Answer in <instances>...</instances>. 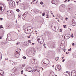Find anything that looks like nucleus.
<instances>
[{"instance_id":"nucleus-34","label":"nucleus","mask_w":76,"mask_h":76,"mask_svg":"<svg viewBox=\"0 0 76 76\" xmlns=\"http://www.w3.org/2000/svg\"><path fill=\"white\" fill-rule=\"evenodd\" d=\"M16 11H17V12H19V11H20V10H19V9H17L16 10Z\"/></svg>"},{"instance_id":"nucleus-1","label":"nucleus","mask_w":76,"mask_h":76,"mask_svg":"<svg viewBox=\"0 0 76 76\" xmlns=\"http://www.w3.org/2000/svg\"><path fill=\"white\" fill-rule=\"evenodd\" d=\"M37 40L40 44H42L44 42L43 38L41 36H38L37 37Z\"/></svg>"},{"instance_id":"nucleus-19","label":"nucleus","mask_w":76,"mask_h":76,"mask_svg":"<svg viewBox=\"0 0 76 76\" xmlns=\"http://www.w3.org/2000/svg\"><path fill=\"white\" fill-rule=\"evenodd\" d=\"M1 44L3 45H4L6 44V43H4L3 42H2L1 43Z\"/></svg>"},{"instance_id":"nucleus-46","label":"nucleus","mask_w":76,"mask_h":76,"mask_svg":"<svg viewBox=\"0 0 76 76\" xmlns=\"http://www.w3.org/2000/svg\"><path fill=\"white\" fill-rule=\"evenodd\" d=\"M18 18H20V15H18Z\"/></svg>"},{"instance_id":"nucleus-33","label":"nucleus","mask_w":76,"mask_h":76,"mask_svg":"<svg viewBox=\"0 0 76 76\" xmlns=\"http://www.w3.org/2000/svg\"><path fill=\"white\" fill-rule=\"evenodd\" d=\"M16 54H19V52L17 51L16 52Z\"/></svg>"},{"instance_id":"nucleus-39","label":"nucleus","mask_w":76,"mask_h":76,"mask_svg":"<svg viewBox=\"0 0 76 76\" xmlns=\"http://www.w3.org/2000/svg\"><path fill=\"white\" fill-rule=\"evenodd\" d=\"M10 61L11 63H12V62H13V61H12L11 60H10Z\"/></svg>"},{"instance_id":"nucleus-64","label":"nucleus","mask_w":76,"mask_h":76,"mask_svg":"<svg viewBox=\"0 0 76 76\" xmlns=\"http://www.w3.org/2000/svg\"><path fill=\"white\" fill-rule=\"evenodd\" d=\"M65 1H67V0H65Z\"/></svg>"},{"instance_id":"nucleus-31","label":"nucleus","mask_w":76,"mask_h":76,"mask_svg":"<svg viewBox=\"0 0 76 76\" xmlns=\"http://www.w3.org/2000/svg\"><path fill=\"white\" fill-rule=\"evenodd\" d=\"M63 31H62V29H60V31L59 32H62Z\"/></svg>"},{"instance_id":"nucleus-36","label":"nucleus","mask_w":76,"mask_h":76,"mask_svg":"<svg viewBox=\"0 0 76 76\" xmlns=\"http://www.w3.org/2000/svg\"><path fill=\"white\" fill-rule=\"evenodd\" d=\"M47 35H50V33H49V32H47Z\"/></svg>"},{"instance_id":"nucleus-12","label":"nucleus","mask_w":76,"mask_h":76,"mask_svg":"<svg viewBox=\"0 0 76 76\" xmlns=\"http://www.w3.org/2000/svg\"><path fill=\"white\" fill-rule=\"evenodd\" d=\"M64 75H65V76H70V75L69 74V73L67 72H64Z\"/></svg>"},{"instance_id":"nucleus-61","label":"nucleus","mask_w":76,"mask_h":76,"mask_svg":"<svg viewBox=\"0 0 76 76\" xmlns=\"http://www.w3.org/2000/svg\"><path fill=\"white\" fill-rule=\"evenodd\" d=\"M41 68H42V70H43V69H44L43 68H42V67H41Z\"/></svg>"},{"instance_id":"nucleus-16","label":"nucleus","mask_w":76,"mask_h":76,"mask_svg":"<svg viewBox=\"0 0 76 76\" xmlns=\"http://www.w3.org/2000/svg\"><path fill=\"white\" fill-rule=\"evenodd\" d=\"M60 7H62V8H64V7H65L66 5H64V4H63Z\"/></svg>"},{"instance_id":"nucleus-24","label":"nucleus","mask_w":76,"mask_h":76,"mask_svg":"<svg viewBox=\"0 0 76 76\" xmlns=\"http://www.w3.org/2000/svg\"><path fill=\"white\" fill-rule=\"evenodd\" d=\"M72 24L73 26H75L76 25V23H73Z\"/></svg>"},{"instance_id":"nucleus-25","label":"nucleus","mask_w":76,"mask_h":76,"mask_svg":"<svg viewBox=\"0 0 76 76\" xmlns=\"http://www.w3.org/2000/svg\"><path fill=\"white\" fill-rule=\"evenodd\" d=\"M54 0H52V1H51V3H52V4H54V3H55L54 2Z\"/></svg>"},{"instance_id":"nucleus-47","label":"nucleus","mask_w":76,"mask_h":76,"mask_svg":"<svg viewBox=\"0 0 76 76\" xmlns=\"http://www.w3.org/2000/svg\"><path fill=\"white\" fill-rule=\"evenodd\" d=\"M35 0H34V1H33V3L34 4H35Z\"/></svg>"},{"instance_id":"nucleus-62","label":"nucleus","mask_w":76,"mask_h":76,"mask_svg":"<svg viewBox=\"0 0 76 76\" xmlns=\"http://www.w3.org/2000/svg\"><path fill=\"white\" fill-rule=\"evenodd\" d=\"M31 4H32V2H31Z\"/></svg>"},{"instance_id":"nucleus-56","label":"nucleus","mask_w":76,"mask_h":76,"mask_svg":"<svg viewBox=\"0 0 76 76\" xmlns=\"http://www.w3.org/2000/svg\"><path fill=\"white\" fill-rule=\"evenodd\" d=\"M5 60H8V58H6L5 59Z\"/></svg>"},{"instance_id":"nucleus-63","label":"nucleus","mask_w":76,"mask_h":76,"mask_svg":"<svg viewBox=\"0 0 76 76\" xmlns=\"http://www.w3.org/2000/svg\"><path fill=\"white\" fill-rule=\"evenodd\" d=\"M46 18H48V16L46 17Z\"/></svg>"},{"instance_id":"nucleus-59","label":"nucleus","mask_w":76,"mask_h":76,"mask_svg":"<svg viewBox=\"0 0 76 76\" xmlns=\"http://www.w3.org/2000/svg\"><path fill=\"white\" fill-rule=\"evenodd\" d=\"M35 32H37V31H35Z\"/></svg>"},{"instance_id":"nucleus-41","label":"nucleus","mask_w":76,"mask_h":76,"mask_svg":"<svg viewBox=\"0 0 76 76\" xmlns=\"http://www.w3.org/2000/svg\"><path fill=\"white\" fill-rule=\"evenodd\" d=\"M23 70H22L21 72V75H22V74H23Z\"/></svg>"},{"instance_id":"nucleus-49","label":"nucleus","mask_w":76,"mask_h":76,"mask_svg":"<svg viewBox=\"0 0 76 76\" xmlns=\"http://www.w3.org/2000/svg\"><path fill=\"white\" fill-rule=\"evenodd\" d=\"M20 42H18V43L17 42L16 43V45H18V44H20Z\"/></svg>"},{"instance_id":"nucleus-11","label":"nucleus","mask_w":76,"mask_h":76,"mask_svg":"<svg viewBox=\"0 0 76 76\" xmlns=\"http://www.w3.org/2000/svg\"><path fill=\"white\" fill-rule=\"evenodd\" d=\"M24 67H25V65H20L19 66V68L20 69L22 70L23 68Z\"/></svg>"},{"instance_id":"nucleus-20","label":"nucleus","mask_w":76,"mask_h":76,"mask_svg":"<svg viewBox=\"0 0 76 76\" xmlns=\"http://www.w3.org/2000/svg\"><path fill=\"white\" fill-rule=\"evenodd\" d=\"M28 15V12H26L23 14V15L25 16V15Z\"/></svg>"},{"instance_id":"nucleus-53","label":"nucleus","mask_w":76,"mask_h":76,"mask_svg":"<svg viewBox=\"0 0 76 76\" xmlns=\"http://www.w3.org/2000/svg\"><path fill=\"white\" fill-rule=\"evenodd\" d=\"M2 37H3L0 36V39H1L2 38Z\"/></svg>"},{"instance_id":"nucleus-48","label":"nucleus","mask_w":76,"mask_h":76,"mask_svg":"<svg viewBox=\"0 0 76 76\" xmlns=\"http://www.w3.org/2000/svg\"><path fill=\"white\" fill-rule=\"evenodd\" d=\"M2 57L1 56H0V60H1V59Z\"/></svg>"},{"instance_id":"nucleus-7","label":"nucleus","mask_w":76,"mask_h":76,"mask_svg":"<svg viewBox=\"0 0 76 76\" xmlns=\"http://www.w3.org/2000/svg\"><path fill=\"white\" fill-rule=\"evenodd\" d=\"M65 36L64 37V39H68L69 38H70V35L69 34H65Z\"/></svg>"},{"instance_id":"nucleus-32","label":"nucleus","mask_w":76,"mask_h":76,"mask_svg":"<svg viewBox=\"0 0 76 76\" xmlns=\"http://www.w3.org/2000/svg\"><path fill=\"white\" fill-rule=\"evenodd\" d=\"M72 76H76V75H75V73H74L72 74Z\"/></svg>"},{"instance_id":"nucleus-2","label":"nucleus","mask_w":76,"mask_h":76,"mask_svg":"<svg viewBox=\"0 0 76 76\" xmlns=\"http://www.w3.org/2000/svg\"><path fill=\"white\" fill-rule=\"evenodd\" d=\"M34 51L32 50L29 51L28 53V57H31V56H34L35 55V50H33Z\"/></svg>"},{"instance_id":"nucleus-45","label":"nucleus","mask_w":76,"mask_h":76,"mask_svg":"<svg viewBox=\"0 0 76 76\" xmlns=\"http://www.w3.org/2000/svg\"><path fill=\"white\" fill-rule=\"evenodd\" d=\"M64 61H65V59H64L63 60H62V62H64Z\"/></svg>"},{"instance_id":"nucleus-23","label":"nucleus","mask_w":76,"mask_h":76,"mask_svg":"<svg viewBox=\"0 0 76 76\" xmlns=\"http://www.w3.org/2000/svg\"><path fill=\"white\" fill-rule=\"evenodd\" d=\"M54 28H55V29H56V31H58V29H57V28H56V26H54Z\"/></svg>"},{"instance_id":"nucleus-21","label":"nucleus","mask_w":76,"mask_h":76,"mask_svg":"<svg viewBox=\"0 0 76 76\" xmlns=\"http://www.w3.org/2000/svg\"><path fill=\"white\" fill-rule=\"evenodd\" d=\"M58 59H59V57H57L56 58L55 60L56 61H57V60H58Z\"/></svg>"},{"instance_id":"nucleus-13","label":"nucleus","mask_w":76,"mask_h":76,"mask_svg":"<svg viewBox=\"0 0 76 76\" xmlns=\"http://www.w3.org/2000/svg\"><path fill=\"white\" fill-rule=\"evenodd\" d=\"M73 73H74L75 75H76V72L75 71V70H72L71 72V75L72 76H73Z\"/></svg>"},{"instance_id":"nucleus-57","label":"nucleus","mask_w":76,"mask_h":76,"mask_svg":"<svg viewBox=\"0 0 76 76\" xmlns=\"http://www.w3.org/2000/svg\"><path fill=\"white\" fill-rule=\"evenodd\" d=\"M26 31H28V32H29V31L28 29H27Z\"/></svg>"},{"instance_id":"nucleus-55","label":"nucleus","mask_w":76,"mask_h":76,"mask_svg":"<svg viewBox=\"0 0 76 76\" xmlns=\"http://www.w3.org/2000/svg\"><path fill=\"white\" fill-rule=\"evenodd\" d=\"M63 26H64V28H66L65 27V26L64 25H63Z\"/></svg>"},{"instance_id":"nucleus-22","label":"nucleus","mask_w":76,"mask_h":76,"mask_svg":"<svg viewBox=\"0 0 76 76\" xmlns=\"http://www.w3.org/2000/svg\"><path fill=\"white\" fill-rule=\"evenodd\" d=\"M2 12V7H0V13Z\"/></svg>"},{"instance_id":"nucleus-38","label":"nucleus","mask_w":76,"mask_h":76,"mask_svg":"<svg viewBox=\"0 0 76 76\" xmlns=\"http://www.w3.org/2000/svg\"><path fill=\"white\" fill-rule=\"evenodd\" d=\"M27 28H25L24 29V31H26L27 30Z\"/></svg>"},{"instance_id":"nucleus-54","label":"nucleus","mask_w":76,"mask_h":76,"mask_svg":"<svg viewBox=\"0 0 76 76\" xmlns=\"http://www.w3.org/2000/svg\"><path fill=\"white\" fill-rule=\"evenodd\" d=\"M32 45H34V44H35V43H32Z\"/></svg>"},{"instance_id":"nucleus-43","label":"nucleus","mask_w":76,"mask_h":76,"mask_svg":"<svg viewBox=\"0 0 76 76\" xmlns=\"http://www.w3.org/2000/svg\"><path fill=\"white\" fill-rule=\"evenodd\" d=\"M3 19L2 18H0V20H2Z\"/></svg>"},{"instance_id":"nucleus-35","label":"nucleus","mask_w":76,"mask_h":76,"mask_svg":"<svg viewBox=\"0 0 76 76\" xmlns=\"http://www.w3.org/2000/svg\"><path fill=\"white\" fill-rule=\"evenodd\" d=\"M29 30L30 31H29V34H31V33H32V32L31 31V29H30Z\"/></svg>"},{"instance_id":"nucleus-30","label":"nucleus","mask_w":76,"mask_h":76,"mask_svg":"<svg viewBox=\"0 0 76 76\" xmlns=\"http://www.w3.org/2000/svg\"><path fill=\"white\" fill-rule=\"evenodd\" d=\"M23 59H26V57L25 56H23Z\"/></svg>"},{"instance_id":"nucleus-5","label":"nucleus","mask_w":76,"mask_h":76,"mask_svg":"<svg viewBox=\"0 0 76 76\" xmlns=\"http://www.w3.org/2000/svg\"><path fill=\"white\" fill-rule=\"evenodd\" d=\"M7 14L8 16H11L13 14V13L12 12L11 10H9L7 11Z\"/></svg>"},{"instance_id":"nucleus-37","label":"nucleus","mask_w":76,"mask_h":76,"mask_svg":"<svg viewBox=\"0 0 76 76\" xmlns=\"http://www.w3.org/2000/svg\"><path fill=\"white\" fill-rule=\"evenodd\" d=\"M45 35H47V32H46L45 33Z\"/></svg>"},{"instance_id":"nucleus-10","label":"nucleus","mask_w":76,"mask_h":76,"mask_svg":"<svg viewBox=\"0 0 76 76\" xmlns=\"http://www.w3.org/2000/svg\"><path fill=\"white\" fill-rule=\"evenodd\" d=\"M17 70V68L16 67H14L12 70V71L13 73L16 72Z\"/></svg>"},{"instance_id":"nucleus-51","label":"nucleus","mask_w":76,"mask_h":76,"mask_svg":"<svg viewBox=\"0 0 76 76\" xmlns=\"http://www.w3.org/2000/svg\"><path fill=\"white\" fill-rule=\"evenodd\" d=\"M45 44L44 43V44H43V46H45Z\"/></svg>"},{"instance_id":"nucleus-4","label":"nucleus","mask_w":76,"mask_h":76,"mask_svg":"<svg viewBox=\"0 0 76 76\" xmlns=\"http://www.w3.org/2000/svg\"><path fill=\"white\" fill-rule=\"evenodd\" d=\"M9 5L12 7L15 6V2L12 0H10L9 1Z\"/></svg>"},{"instance_id":"nucleus-9","label":"nucleus","mask_w":76,"mask_h":76,"mask_svg":"<svg viewBox=\"0 0 76 76\" xmlns=\"http://www.w3.org/2000/svg\"><path fill=\"white\" fill-rule=\"evenodd\" d=\"M28 42H27L25 44H24V45H25V46H28V45H29V43L31 44V42L30 40H28Z\"/></svg>"},{"instance_id":"nucleus-29","label":"nucleus","mask_w":76,"mask_h":76,"mask_svg":"<svg viewBox=\"0 0 76 76\" xmlns=\"http://www.w3.org/2000/svg\"><path fill=\"white\" fill-rule=\"evenodd\" d=\"M42 15L43 16H45V13H42Z\"/></svg>"},{"instance_id":"nucleus-15","label":"nucleus","mask_w":76,"mask_h":76,"mask_svg":"<svg viewBox=\"0 0 76 76\" xmlns=\"http://www.w3.org/2000/svg\"><path fill=\"white\" fill-rule=\"evenodd\" d=\"M16 28H20V26H19V24H17L16 25Z\"/></svg>"},{"instance_id":"nucleus-8","label":"nucleus","mask_w":76,"mask_h":76,"mask_svg":"<svg viewBox=\"0 0 76 76\" xmlns=\"http://www.w3.org/2000/svg\"><path fill=\"white\" fill-rule=\"evenodd\" d=\"M26 71L32 72H33V69L32 68H28L26 70Z\"/></svg>"},{"instance_id":"nucleus-52","label":"nucleus","mask_w":76,"mask_h":76,"mask_svg":"<svg viewBox=\"0 0 76 76\" xmlns=\"http://www.w3.org/2000/svg\"><path fill=\"white\" fill-rule=\"evenodd\" d=\"M72 37V38H73L74 37V36L72 35H71V37Z\"/></svg>"},{"instance_id":"nucleus-50","label":"nucleus","mask_w":76,"mask_h":76,"mask_svg":"<svg viewBox=\"0 0 76 76\" xmlns=\"http://www.w3.org/2000/svg\"><path fill=\"white\" fill-rule=\"evenodd\" d=\"M19 2H18V1H17L16 2V3H17V5H18V3H19Z\"/></svg>"},{"instance_id":"nucleus-60","label":"nucleus","mask_w":76,"mask_h":76,"mask_svg":"<svg viewBox=\"0 0 76 76\" xmlns=\"http://www.w3.org/2000/svg\"><path fill=\"white\" fill-rule=\"evenodd\" d=\"M62 59H63V58H64V57H62Z\"/></svg>"},{"instance_id":"nucleus-17","label":"nucleus","mask_w":76,"mask_h":76,"mask_svg":"<svg viewBox=\"0 0 76 76\" xmlns=\"http://www.w3.org/2000/svg\"><path fill=\"white\" fill-rule=\"evenodd\" d=\"M17 64V62H14L12 63V65H13V66H15V65H16Z\"/></svg>"},{"instance_id":"nucleus-3","label":"nucleus","mask_w":76,"mask_h":76,"mask_svg":"<svg viewBox=\"0 0 76 76\" xmlns=\"http://www.w3.org/2000/svg\"><path fill=\"white\" fill-rule=\"evenodd\" d=\"M33 70L35 72H39L40 71V68L38 66H35L33 68Z\"/></svg>"},{"instance_id":"nucleus-27","label":"nucleus","mask_w":76,"mask_h":76,"mask_svg":"<svg viewBox=\"0 0 76 76\" xmlns=\"http://www.w3.org/2000/svg\"><path fill=\"white\" fill-rule=\"evenodd\" d=\"M3 28V27L2 25H1L0 26V29H1V28Z\"/></svg>"},{"instance_id":"nucleus-14","label":"nucleus","mask_w":76,"mask_h":76,"mask_svg":"<svg viewBox=\"0 0 76 76\" xmlns=\"http://www.w3.org/2000/svg\"><path fill=\"white\" fill-rule=\"evenodd\" d=\"M49 62H48V64L47 63L46 64L45 63L43 62V63H42V64L43 66H46V65H48V64H49Z\"/></svg>"},{"instance_id":"nucleus-40","label":"nucleus","mask_w":76,"mask_h":76,"mask_svg":"<svg viewBox=\"0 0 76 76\" xmlns=\"http://www.w3.org/2000/svg\"><path fill=\"white\" fill-rule=\"evenodd\" d=\"M44 4V3H43V2L42 1H41L40 2V4Z\"/></svg>"},{"instance_id":"nucleus-58","label":"nucleus","mask_w":76,"mask_h":76,"mask_svg":"<svg viewBox=\"0 0 76 76\" xmlns=\"http://www.w3.org/2000/svg\"><path fill=\"white\" fill-rule=\"evenodd\" d=\"M66 54H67V52H66Z\"/></svg>"},{"instance_id":"nucleus-42","label":"nucleus","mask_w":76,"mask_h":76,"mask_svg":"<svg viewBox=\"0 0 76 76\" xmlns=\"http://www.w3.org/2000/svg\"><path fill=\"white\" fill-rule=\"evenodd\" d=\"M71 50H72V49L70 48L69 49H68V51H71Z\"/></svg>"},{"instance_id":"nucleus-6","label":"nucleus","mask_w":76,"mask_h":76,"mask_svg":"<svg viewBox=\"0 0 76 76\" xmlns=\"http://www.w3.org/2000/svg\"><path fill=\"white\" fill-rule=\"evenodd\" d=\"M61 67L60 65H57L56 67V70H58V71H60V69H61Z\"/></svg>"},{"instance_id":"nucleus-18","label":"nucleus","mask_w":76,"mask_h":76,"mask_svg":"<svg viewBox=\"0 0 76 76\" xmlns=\"http://www.w3.org/2000/svg\"><path fill=\"white\" fill-rule=\"evenodd\" d=\"M34 12L36 13H38V10H35V11H34Z\"/></svg>"},{"instance_id":"nucleus-26","label":"nucleus","mask_w":76,"mask_h":76,"mask_svg":"<svg viewBox=\"0 0 76 76\" xmlns=\"http://www.w3.org/2000/svg\"><path fill=\"white\" fill-rule=\"evenodd\" d=\"M46 15H47L46 16H48V15H49V12H47V13H46Z\"/></svg>"},{"instance_id":"nucleus-44","label":"nucleus","mask_w":76,"mask_h":76,"mask_svg":"<svg viewBox=\"0 0 76 76\" xmlns=\"http://www.w3.org/2000/svg\"><path fill=\"white\" fill-rule=\"evenodd\" d=\"M65 20H67L68 19V18L67 17H66L65 18Z\"/></svg>"},{"instance_id":"nucleus-28","label":"nucleus","mask_w":76,"mask_h":76,"mask_svg":"<svg viewBox=\"0 0 76 76\" xmlns=\"http://www.w3.org/2000/svg\"><path fill=\"white\" fill-rule=\"evenodd\" d=\"M74 45H76V44H75V43H72V46H73L74 47V46H75Z\"/></svg>"}]
</instances>
